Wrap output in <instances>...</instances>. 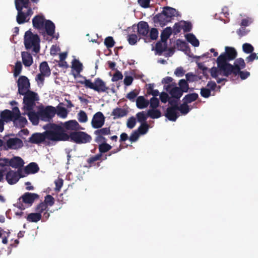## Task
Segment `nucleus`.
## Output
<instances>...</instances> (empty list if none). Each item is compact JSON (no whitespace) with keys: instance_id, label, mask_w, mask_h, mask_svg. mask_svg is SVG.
Segmentation results:
<instances>
[{"instance_id":"f03ea898","label":"nucleus","mask_w":258,"mask_h":258,"mask_svg":"<svg viewBox=\"0 0 258 258\" xmlns=\"http://www.w3.org/2000/svg\"><path fill=\"white\" fill-rule=\"evenodd\" d=\"M45 134L47 139L51 141H69V135L65 133L63 127L56 124H51Z\"/></svg>"},{"instance_id":"9b49d317","label":"nucleus","mask_w":258,"mask_h":258,"mask_svg":"<svg viewBox=\"0 0 258 258\" xmlns=\"http://www.w3.org/2000/svg\"><path fill=\"white\" fill-rule=\"evenodd\" d=\"M246 67V64L244 59L242 58H238L235 59L234 64H227V68L225 70L226 75H231L232 73L235 72H238L240 70L244 69Z\"/></svg>"},{"instance_id":"1a4fd4ad","label":"nucleus","mask_w":258,"mask_h":258,"mask_svg":"<svg viewBox=\"0 0 258 258\" xmlns=\"http://www.w3.org/2000/svg\"><path fill=\"white\" fill-rule=\"evenodd\" d=\"M38 198L39 196L37 194L29 192H25L19 198L18 201L16 204V206L21 210H24L25 207L23 204V203L31 205L35 200Z\"/></svg>"},{"instance_id":"c9c22d12","label":"nucleus","mask_w":258,"mask_h":258,"mask_svg":"<svg viewBox=\"0 0 258 258\" xmlns=\"http://www.w3.org/2000/svg\"><path fill=\"white\" fill-rule=\"evenodd\" d=\"M40 73L45 75L48 77L50 75V70L46 61H43L39 66Z\"/></svg>"},{"instance_id":"7ed1b4c3","label":"nucleus","mask_w":258,"mask_h":258,"mask_svg":"<svg viewBox=\"0 0 258 258\" xmlns=\"http://www.w3.org/2000/svg\"><path fill=\"white\" fill-rule=\"evenodd\" d=\"M225 51L221 53L217 58V63L221 69L225 70L227 68L228 62L234 59L237 56V51L233 47L226 46Z\"/></svg>"},{"instance_id":"473e14b6","label":"nucleus","mask_w":258,"mask_h":258,"mask_svg":"<svg viewBox=\"0 0 258 258\" xmlns=\"http://www.w3.org/2000/svg\"><path fill=\"white\" fill-rule=\"evenodd\" d=\"M167 48V42H163L161 40L160 41H158L156 44V51H157V53L160 55H161L164 51H166Z\"/></svg>"},{"instance_id":"49530a36","label":"nucleus","mask_w":258,"mask_h":258,"mask_svg":"<svg viewBox=\"0 0 258 258\" xmlns=\"http://www.w3.org/2000/svg\"><path fill=\"white\" fill-rule=\"evenodd\" d=\"M178 110L180 111L182 114H186L190 110L188 104L183 102L180 106H178Z\"/></svg>"},{"instance_id":"cd10ccee","label":"nucleus","mask_w":258,"mask_h":258,"mask_svg":"<svg viewBox=\"0 0 258 258\" xmlns=\"http://www.w3.org/2000/svg\"><path fill=\"white\" fill-rule=\"evenodd\" d=\"M13 122L16 126L22 128L25 126L28 121L26 117L20 115L14 118Z\"/></svg>"},{"instance_id":"f3484780","label":"nucleus","mask_w":258,"mask_h":258,"mask_svg":"<svg viewBox=\"0 0 258 258\" xmlns=\"http://www.w3.org/2000/svg\"><path fill=\"white\" fill-rule=\"evenodd\" d=\"M63 127L67 130L74 131V132L83 129L76 120H71L65 122Z\"/></svg>"},{"instance_id":"680f3d73","label":"nucleus","mask_w":258,"mask_h":258,"mask_svg":"<svg viewBox=\"0 0 258 258\" xmlns=\"http://www.w3.org/2000/svg\"><path fill=\"white\" fill-rule=\"evenodd\" d=\"M183 25L182 26V29L184 32H188L192 29V25L190 22L183 21Z\"/></svg>"},{"instance_id":"4468645a","label":"nucleus","mask_w":258,"mask_h":258,"mask_svg":"<svg viewBox=\"0 0 258 258\" xmlns=\"http://www.w3.org/2000/svg\"><path fill=\"white\" fill-rule=\"evenodd\" d=\"M105 117L102 112L98 111L94 114L91 120V125L94 128H100L104 124Z\"/></svg>"},{"instance_id":"58836bf2","label":"nucleus","mask_w":258,"mask_h":258,"mask_svg":"<svg viewBox=\"0 0 258 258\" xmlns=\"http://www.w3.org/2000/svg\"><path fill=\"white\" fill-rule=\"evenodd\" d=\"M39 169L38 165L34 162L30 163L25 168V170L27 172L33 174L37 173Z\"/></svg>"},{"instance_id":"2eb2a0df","label":"nucleus","mask_w":258,"mask_h":258,"mask_svg":"<svg viewBox=\"0 0 258 258\" xmlns=\"http://www.w3.org/2000/svg\"><path fill=\"white\" fill-rule=\"evenodd\" d=\"M164 89L168 92L172 98L180 99L183 95V92L180 89L176 86L175 83H172L171 85H167L164 86Z\"/></svg>"},{"instance_id":"bf43d9fd","label":"nucleus","mask_w":258,"mask_h":258,"mask_svg":"<svg viewBox=\"0 0 258 258\" xmlns=\"http://www.w3.org/2000/svg\"><path fill=\"white\" fill-rule=\"evenodd\" d=\"M78 119L80 122H86L88 120V117L86 112L81 110L78 114Z\"/></svg>"},{"instance_id":"8fccbe9b","label":"nucleus","mask_w":258,"mask_h":258,"mask_svg":"<svg viewBox=\"0 0 258 258\" xmlns=\"http://www.w3.org/2000/svg\"><path fill=\"white\" fill-rule=\"evenodd\" d=\"M57 115L59 117L65 118L68 115V112L67 109L63 107H58L57 112L56 111Z\"/></svg>"},{"instance_id":"c85d7f7f","label":"nucleus","mask_w":258,"mask_h":258,"mask_svg":"<svg viewBox=\"0 0 258 258\" xmlns=\"http://www.w3.org/2000/svg\"><path fill=\"white\" fill-rule=\"evenodd\" d=\"M149 104V102L143 96H139L136 99V105L139 109L146 108Z\"/></svg>"},{"instance_id":"e2e57ef3","label":"nucleus","mask_w":258,"mask_h":258,"mask_svg":"<svg viewBox=\"0 0 258 258\" xmlns=\"http://www.w3.org/2000/svg\"><path fill=\"white\" fill-rule=\"evenodd\" d=\"M127 40L131 45H135L138 41V36L136 34H130L128 36Z\"/></svg>"},{"instance_id":"20e7f679","label":"nucleus","mask_w":258,"mask_h":258,"mask_svg":"<svg viewBox=\"0 0 258 258\" xmlns=\"http://www.w3.org/2000/svg\"><path fill=\"white\" fill-rule=\"evenodd\" d=\"M40 38L38 35L33 34L30 31L26 32L24 36V44L27 49L33 47V51L36 53L40 50Z\"/></svg>"},{"instance_id":"c756f323","label":"nucleus","mask_w":258,"mask_h":258,"mask_svg":"<svg viewBox=\"0 0 258 258\" xmlns=\"http://www.w3.org/2000/svg\"><path fill=\"white\" fill-rule=\"evenodd\" d=\"M10 169L8 158H0V172L4 176L6 172Z\"/></svg>"},{"instance_id":"4be33fe9","label":"nucleus","mask_w":258,"mask_h":258,"mask_svg":"<svg viewBox=\"0 0 258 258\" xmlns=\"http://www.w3.org/2000/svg\"><path fill=\"white\" fill-rule=\"evenodd\" d=\"M9 167L14 168H20L22 167L24 164L23 160L20 157L15 156L9 159H8Z\"/></svg>"},{"instance_id":"72a5a7b5","label":"nucleus","mask_w":258,"mask_h":258,"mask_svg":"<svg viewBox=\"0 0 258 258\" xmlns=\"http://www.w3.org/2000/svg\"><path fill=\"white\" fill-rule=\"evenodd\" d=\"M42 218V215L40 213H31L28 215L26 219L28 222L36 223Z\"/></svg>"},{"instance_id":"3c124183","label":"nucleus","mask_w":258,"mask_h":258,"mask_svg":"<svg viewBox=\"0 0 258 258\" xmlns=\"http://www.w3.org/2000/svg\"><path fill=\"white\" fill-rule=\"evenodd\" d=\"M42 202L45 203L47 207H51L54 204V199L52 196L47 195L45 197L44 201Z\"/></svg>"},{"instance_id":"79ce46f5","label":"nucleus","mask_w":258,"mask_h":258,"mask_svg":"<svg viewBox=\"0 0 258 258\" xmlns=\"http://www.w3.org/2000/svg\"><path fill=\"white\" fill-rule=\"evenodd\" d=\"M22 70V64L20 61H17L15 63V66L13 71V75L15 77H18L21 73Z\"/></svg>"},{"instance_id":"052dcab7","label":"nucleus","mask_w":258,"mask_h":258,"mask_svg":"<svg viewBox=\"0 0 258 258\" xmlns=\"http://www.w3.org/2000/svg\"><path fill=\"white\" fill-rule=\"evenodd\" d=\"M122 78L123 75L122 73L118 70H116V72L114 74L112 78H111V81L112 82H116L122 79Z\"/></svg>"},{"instance_id":"b1692460","label":"nucleus","mask_w":258,"mask_h":258,"mask_svg":"<svg viewBox=\"0 0 258 258\" xmlns=\"http://www.w3.org/2000/svg\"><path fill=\"white\" fill-rule=\"evenodd\" d=\"M22 60L23 64L26 67H30L33 62V59L31 54L27 51H23L21 53Z\"/></svg>"},{"instance_id":"6e6552de","label":"nucleus","mask_w":258,"mask_h":258,"mask_svg":"<svg viewBox=\"0 0 258 258\" xmlns=\"http://www.w3.org/2000/svg\"><path fill=\"white\" fill-rule=\"evenodd\" d=\"M23 95V109L27 111L32 110L35 105V101L37 100V94L29 90Z\"/></svg>"},{"instance_id":"e433bc0d","label":"nucleus","mask_w":258,"mask_h":258,"mask_svg":"<svg viewBox=\"0 0 258 258\" xmlns=\"http://www.w3.org/2000/svg\"><path fill=\"white\" fill-rule=\"evenodd\" d=\"M199 97V95L196 93H190L186 95L183 98V102L188 104L196 101Z\"/></svg>"},{"instance_id":"69168bd1","label":"nucleus","mask_w":258,"mask_h":258,"mask_svg":"<svg viewBox=\"0 0 258 258\" xmlns=\"http://www.w3.org/2000/svg\"><path fill=\"white\" fill-rule=\"evenodd\" d=\"M150 38L152 40H156L158 38V31L157 29L153 28L151 29L150 32Z\"/></svg>"},{"instance_id":"4d7b16f0","label":"nucleus","mask_w":258,"mask_h":258,"mask_svg":"<svg viewBox=\"0 0 258 258\" xmlns=\"http://www.w3.org/2000/svg\"><path fill=\"white\" fill-rule=\"evenodd\" d=\"M179 99L170 97L168 103L170 105L169 107L178 109V101Z\"/></svg>"},{"instance_id":"7c9ffc66","label":"nucleus","mask_w":258,"mask_h":258,"mask_svg":"<svg viewBox=\"0 0 258 258\" xmlns=\"http://www.w3.org/2000/svg\"><path fill=\"white\" fill-rule=\"evenodd\" d=\"M13 115V113L12 111L8 109H5L1 112V117L4 121L7 122L9 121H13L14 118Z\"/></svg>"},{"instance_id":"338daca9","label":"nucleus","mask_w":258,"mask_h":258,"mask_svg":"<svg viewBox=\"0 0 258 258\" xmlns=\"http://www.w3.org/2000/svg\"><path fill=\"white\" fill-rule=\"evenodd\" d=\"M201 95L204 98H208L211 95V90L209 89L203 87L201 89Z\"/></svg>"},{"instance_id":"37998d69","label":"nucleus","mask_w":258,"mask_h":258,"mask_svg":"<svg viewBox=\"0 0 258 258\" xmlns=\"http://www.w3.org/2000/svg\"><path fill=\"white\" fill-rule=\"evenodd\" d=\"M178 85L179 86L178 88L180 89V90L182 91L183 93L188 92L189 86L186 80L184 79L179 80Z\"/></svg>"},{"instance_id":"412c9836","label":"nucleus","mask_w":258,"mask_h":258,"mask_svg":"<svg viewBox=\"0 0 258 258\" xmlns=\"http://www.w3.org/2000/svg\"><path fill=\"white\" fill-rule=\"evenodd\" d=\"M20 176L18 172L10 170L6 174V178L10 184L16 183L19 179Z\"/></svg>"},{"instance_id":"ea45409f","label":"nucleus","mask_w":258,"mask_h":258,"mask_svg":"<svg viewBox=\"0 0 258 258\" xmlns=\"http://www.w3.org/2000/svg\"><path fill=\"white\" fill-rule=\"evenodd\" d=\"M147 115L153 119L158 118L161 116V111L156 109H152L148 110Z\"/></svg>"},{"instance_id":"bb28decb","label":"nucleus","mask_w":258,"mask_h":258,"mask_svg":"<svg viewBox=\"0 0 258 258\" xmlns=\"http://www.w3.org/2000/svg\"><path fill=\"white\" fill-rule=\"evenodd\" d=\"M226 71L221 69L219 64H217V68L216 67H213L210 70V74L211 76L215 79L218 78V76L219 75H222L225 77H229V75H226Z\"/></svg>"},{"instance_id":"423d86ee","label":"nucleus","mask_w":258,"mask_h":258,"mask_svg":"<svg viewBox=\"0 0 258 258\" xmlns=\"http://www.w3.org/2000/svg\"><path fill=\"white\" fill-rule=\"evenodd\" d=\"M77 144H86L90 143L92 140L90 135L84 132L78 131L72 132L69 135V141Z\"/></svg>"},{"instance_id":"f257e3e1","label":"nucleus","mask_w":258,"mask_h":258,"mask_svg":"<svg viewBox=\"0 0 258 258\" xmlns=\"http://www.w3.org/2000/svg\"><path fill=\"white\" fill-rule=\"evenodd\" d=\"M32 24L34 28L38 29L43 36L47 35L53 37L55 27L51 21L45 20L43 16L38 15L33 18Z\"/></svg>"},{"instance_id":"de8ad7c7","label":"nucleus","mask_w":258,"mask_h":258,"mask_svg":"<svg viewBox=\"0 0 258 258\" xmlns=\"http://www.w3.org/2000/svg\"><path fill=\"white\" fill-rule=\"evenodd\" d=\"M149 124L147 122H143L141 123V125L138 128V132L139 134L144 135L148 131Z\"/></svg>"},{"instance_id":"5fc2aeb1","label":"nucleus","mask_w":258,"mask_h":258,"mask_svg":"<svg viewBox=\"0 0 258 258\" xmlns=\"http://www.w3.org/2000/svg\"><path fill=\"white\" fill-rule=\"evenodd\" d=\"M242 50L245 53L249 54L253 52L254 48L250 44L245 43L242 45Z\"/></svg>"},{"instance_id":"603ef678","label":"nucleus","mask_w":258,"mask_h":258,"mask_svg":"<svg viewBox=\"0 0 258 258\" xmlns=\"http://www.w3.org/2000/svg\"><path fill=\"white\" fill-rule=\"evenodd\" d=\"M104 44L107 48H112L115 44V41L111 36L107 37L104 40Z\"/></svg>"},{"instance_id":"0e129e2a","label":"nucleus","mask_w":258,"mask_h":258,"mask_svg":"<svg viewBox=\"0 0 258 258\" xmlns=\"http://www.w3.org/2000/svg\"><path fill=\"white\" fill-rule=\"evenodd\" d=\"M136 123V118L134 116H132L127 119L126 125L128 128L132 129L135 127Z\"/></svg>"},{"instance_id":"a878e982","label":"nucleus","mask_w":258,"mask_h":258,"mask_svg":"<svg viewBox=\"0 0 258 258\" xmlns=\"http://www.w3.org/2000/svg\"><path fill=\"white\" fill-rule=\"evenodd\" d=\"M162 12L164 14H166V16L170 17L171 21L174 17H177L179 15L178 12H177L175 9L168 6L163 8Z\"/></svg>"},{"instance_id":"a211bd4d","label":"nucleus","mask_w":258,"mask_h":258,"mask_svg":"<svg viewBox=\"0 0 258 258\" xmlns=\"http://www.w3.org/2000/svg\"><path fill=\"white\" fill-rule=\"evenodd\" d=\"M112 148V146L107 143H102L98 145L99 154L102 157V160L107 159V154H104L108 152Z\"/></svg>"},{"instance_id":"dca6fc26","label":"nucleus","mask_w":258,"mask_h":258,"mask_svg":"<svg viewBox=\"0 0 258 258\" xmlns=\"http://www.w3.org/2000/svg\"><path fill=\"white\" fill-rule=\"evenodd\" d=\"M45 131L42 133H35L29 138L28 141L32 144H39L41 143L47 142L46 141V136L45 135Z\"/></svg>"},{"instance_id":"13d9d810","label":"nucleus","mask_w":258,"mask_h":258,"mask_svg":"<svg viewBox=\"0 0 258 258\" xmlns=\"http://www.w3.org/2000/svg\"><path fill=\"white\" fill-rule=\"evenodd\" d=\"M150 107L153 109H156L159 105V100L156 97H152L150 99Z\"/></svg>"},{"instance_id":"f8f14e48","label":"nucleus","mask_w":258,"mask_h":258,"mask_svg":"<svg viewBox=\"0 0 258 258\" xmlns=\"http://www.w3.org/2000/svg\"><path fill=\"white\" fill-rule=\"evenodd\" d=\"M17 83L18 88V93L20 95H24L26 92L30 90V83L29 79L26 76H20Z\"/></svg>"},{"instance_id":"a19ab883","label":"nucleus","mask_w":258,"mask_h":258,"mask_svg":"<svg viewBox=\"0 0 258 258\" xmlns=\"http://www.w3.org/2000/svg\"><path fill=\"white\" fill-rule=\"evenodd\" d=\"M97 130L94 131V134L95 135H100V136H106L110 135L111 133L110 127H104V128H97Z\"/></svg>"},{"instance_id":"c03bdc74","label":"nucleus","mask_w":258,"mask_h":258,"mask_svg":"<svg viewBox=\"0 0 258 258\" xmlns=\"http://www.w3.org/2000/svg\"><path fill=\"white\" fill-rule=\"evenodd\" d=\"M72 68L74 69L77 73H80L83 70V66L79 60L75 59L72 62Z\"/></svg>"},{"instance_id":"0eeeda50","label":"nucleus","mask_w":258,"mask_h":258,"mask_svg":"<svg viewBox=\"0 0 258 258\" xmlns=\"http://www.w3.org/2000/svg\"><path fill=\"white\" fill-rule=\"evenodd\" d=\"M28 0H15L16 9L18 12L16 20L19 24H22L26 22L27 18L25 13L23 12L24 8H27Z\"/></svg>"},{"instance_id":"774afa93","label":"nucleus","mask_w":258,"mask_h":258,"mask_svg":"<svg viewBox=\"0 0 258 258\" xmlns=\"http://www.w3.org/2000/svg\"><path fill=\"white\" fill-rule=\"evenodd\" d=\"M138 93L135 90L130 92L127 94L126 97L132 101H134L135 99L138 96Z\"/></svg>"},{"instance_id":"4c0bfd02","label":"nucleus","mask_w":258,"mask_h":258,"mask_svg":"<svg viewBox=\"0 0 258 258\" xmlns=\"http://www.w3.org/2000/svg\"><path fill=\"white\" fill-rule=\"evenodd\" d=\"M172 34V29L171 27H167L162 32L161 34V40L163 42H167Z\"/></svg>"},{"instance_id":"a18cd8bd","label":"nucleus","mask_w":258,"mask_h":258,"mask_svg":"<svg viewBox=\"0 0 258 258\" xmlns=\"http://www.w3.org/2000/svg\"><path fill=\"white\" fill-rule=\"evenodd\" d=\"M137 120L138 122L142 123L143 122H147L146 121L147 119L148 115L145 113V111H141L138 112L136 114Z\"/></svg>"},{"instance_id":"6e6d98bb","label":"nucleus","mask_w":258,"mask_h":258,"mask_svg":"<svg viewBox=\"0 0 258 258\" xmlns=\"http://www.w3.org/2000/svg\"><path fill=\"white\" fill-rule=\"evenodd\" d=\"M98 160H100V161H103L104 160H102V157L99 154H96L95 156H92V157H90L89 158H88L87 159V163L89 164L92 165L95 162H96V161H97Z\"/></svg>"},{"instance_id":"864d4df0","label":"nucleus","mask_w":258,"mask_h":258,"mask_svg":"<svg viewBox=\"0 0 258 258\" xmlns=\"http://www.w3.org/2000/svg\"><path fill=\"white\" fill-rule=\"evenodd\" d=\"M48 207L42 202L39 203L35 208V211L37 213H40L41 214L43 212L48 209Z\"/></svg>"},{"instance_id":"5701e85b","label":"nucleus","mask_w":258,"mask_h":258,"mask_svg":"<svg viewBox=\"0 0 258 258\" xmlns=\"http://www.w3.org/2000/svg\"><path fill=\"white\" fill-rule=\"evenodd\" d=\"M178 109L168 107L166 109L165 116L170 121H175L179 117V113L177 111Z\"/></svg>"},{"instance_id":"9d476101","label":"nucleus","mask_w":258,"mask_h":258,"mask_svg":"<svg viewBox=\"0 0 258 258\" xmlns=\"http://www.w3.org/2000/svg\"><path fill=\"white\" fill-rule=\"evenodd\" d=\"M38 113L41 120L49 121L54 116L56 113V109L55 107L52 106H41L38 108Z\"/></svg>"},{"instance_id":"393cba45","label":"nucleus","mask_w":258,"mask_h":258,"mask_svg":"<svg viewBox=\"0 0 258 258\" xmlns=\"http://www.w3.org/2000/svg\"><path fill=\"white\" fill-rule=\"evenodd\" d=\"M128 111L124 109L119 107H116L113 109L111 112V115L113 116V119H117L123 117L127 115Z\"/></svg>"},{"instance_id":"f704fd0d","label":"nucleus","mask_w":258,"mask_h":258,"mask_svg":"<svg viewBox=\"0 0 258 258\" xmlns=\"http://www.w3.org/2000/svg\"><path fill=\"white\" fill-rule=\"evenodd\" d=\"M187 41L195 47H198L200 42L196 36L192 33H189L185 35Z\"/></svg>"},{"instance_id":"aec40b11","label":"nucleus","mask_w":258,"mask_h":258,"mask_svg":"<svg viewBox=\"0 0 258 258\" xmlns=\"http://www.w3.org/2000/svg\"><path fill=\"white\" fill-rule=\"evenodd\" d=\"M149 32V25L147 22L141 21L138 25V33L140 36L147 37Z\"/></svg>"},{"instance_id":"39448f33","label":"nucleus","mask_w":258,"mask_h":258,"mask_svg":"<svg viewBox=\"0 0 258 258\" xmlns=\"http://www.w3.org/2000/svg\"><path fill=\"white\" fill-rule=\"evenodd\" d=\"M79 82L84 85L86 88L98 92H105L109 89V88L106 86L105 83L99 78H96L94 83L92 82L91 80L86 79L85 78L84 81H81Z\"/></svg>"},{"instance_id":"09e8293b","label":"nucleus","mask_w":258,"mask_h":258,"mask_svg":"<svg viewBox=\"0 0 258 258\" xmlns=\"http://www.w3.org/2000/svg\"><path fill=\"white\" fill-rule=\"evenodd\" d=\"M232 74L235 76L239 75L241 80H245L250 76V73L248 71H242L240 70L238 72H235Z\"/></svg>"},{"instance_id":"2f4dec72","label":"nucleus","mask_w":258,"mask_h":258,"mask_svg":"<svg viewBox=\"0 0 258 258\" xmlns=\"http://www.w3.org/2000/svg\"><path fill=\"white\" fill-rule=\"evenodd\" d=\"M29 120L34 125H37L39 123V119H40L38 111L35 112L32 110L29 111L27 113Z\"/></svg>"},{"instance_id":"ddd939ff","label":"nucleus","mask_w":258,"mask_h":258,"mask_svg":"<svg viewBox=\"0 0 258 258\" xmlns=\"http://www.w3.org/2000/svg\"><path fill=\"white\" fill-rule=\"evenodd\" d=\"M23 146V141L19 138H9L5 143L4 149L8 150H17L21 148Z\"/></svg>"},{"instance_id":"6ab92c4d","label":"nucleus","mask_w":258,"mask_h":258,"mask_svg":"<svg viewBox=\"0 0 258 258\" xmlns=\"http://www.w3.org/2000/svg\"><path fill=\"white\" fill-rule=\"evenodd\" d=\"M154 19L156 23H158L161 26H165L168 23L171 22L170 17L166 16V14H164L163 12L156 15Z\"/></svg>"}]
</instances>
